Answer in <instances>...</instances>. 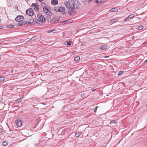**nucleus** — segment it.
<instances>
[{"instance_id":"nucleus-13","label":"nucleus","mask_w":147,"mask_h":147,"mask_svg":"<svg viewBox=\"0 0 147 147\" xmlns=\"http://www.w3.org/2000/svg\"><path fill=\"white\" fill-rule=\"evenodd\" d=\"M107 46L106 45H104L101 46L100 47V49L103 50L107 48Z\"/></svg>"},{"instance_id":"nucleus-37","label":"nucleus","mask_w":147,"mask_h":147,"mask_svg":"<svg viewBox=\"0 0 147 147\" xmlns=\"http://www.w3.org/2000/svg\"><path fill=\"white\" fill-rule=\"evenodd\" d=\"M130 17H133V18L134 17V16H132V15H131V16H130Z\"/></svg>"},{"instance_id":"nucleus-29","label":"nucleus","mask_w":147,"mask_h":147,"mask_svg":"<svg viewBox=\"0 0 147 147\" xmlns=\"http://www.w3.org/2000/svg\"><path fill=\"white\" fill-rule=\"evenodd\" d=\"M54 31V30H49V31H48L47 32L48 33H50L51 32H53V31Z\"/></svg>"},{"instance_id":"nucleus-21","label":"nucleus","mask_w":147,"mask_h":147,"mask_svg":"<svg viewBox=\"0 0 147 147\" xmlns=\"http://www.w3.org/2000/svg\"><path fill=\"white\" fill-rule=\"evenodd\" d=\"M7 141H5L3 142V144L4 146H6L7 145Z\"/></svg>"},{"instance_id":"nucleus-23","label":"nucleus","mask_w":147,"mask_h":147,"mask_svg":"<svg viewBox=\"0 0 147 147\" xmlns=\"http://www.w3.org/2000/svg\"><path fill=\"white\" fill-rule=\"evenodd\" d=\"M123 72V71H121L119 72L118 73V75L119 76H120L121 75Z\"/></svg>"},{"instance_id":"nucleus-6","label":"nucleus","mask_w":147,"mask_h":147,"mask_svg":"<svg viewBox=\"0 0 147 147\" xmlns=\"http://www.w3.org/2000/svg\"><path fill=\"white\" fill-rule=\"evenodd\" d=\"M32 7L35 11H38L39 9L38 6L36 3H32Z\"/></svg>"},{"instance_id":"nucleus-12","label":"nucleus","mask_w":147,"mask_h":147,"mask_svg":"<svg viewBox=\"0 0 147 147\" xmlns=\"http://www.w3.org/2000/svg\"><path fill=\"white\" fill-rule=\"evenodd\" d=\"M117 121L113 120L111 121L110 122L109 124L110 125H113V124H116L117 123Z\"/></svg>"},{"instance_id":"nucleus-19","label":"nucleus","mask_w":147,"mask_h":147,"mask_svg":"<svg viewBox=\"0 0 147 147\" xmlns=\"http://www.w3.org/2000/svg\"><path fill=\"white\" fill-rule=\"evenodd\" d=\"M81 135L80 133H76L75 134V136L76 137H78L80 136Z\"/></svg>"},{"instance_id":"nucleus-14","label":"nucleus","mask_w":147,"mask_h":147,"mask_svg":"<svg viewBox=\"0 0 147 147\" xmlns=\"http://www.w3.org/2000/svg\"><path fill=\"white\" fill-rule=\"evenodd\" d=\"M118 10L115 7L111 9L110 11L111 12H116Z\"/></svg>"},{"instance_id":"nucleus-33","label":"nucleus","mask_w":147,"mask_h":147,"mask_svg":"<svg viewBox=\"0 0 147 147\" xmlns=\"http://www.w3.org/2000/svg\"><path fill=\"white\" fill-rule=\"evenodd\" d=\"M3 28L2 26H0V29H2Z\"/></svg>"},{"instance_id":"nucleus-17","label":"nucleus","mask_w":147,"mask_h":147,"mask_svg":"<svg viewBox=\"0 0 147 147\" xmlns=\"http://www.w3.org/2000/svg\"><path fill=\"white\" fill-rule=\"evenodd\" d=\"M80 58L79 57L77 56L75 58L74 60L76 61H78L80 60Z\"/></svg>"},{"instance_id":"nucleus-2","label":"nucleus","mask_w":147,"mask_h":147,"mask_svg":"<svg viewBox=\"0 0 147 147\" xmlns=\"http://www.w3.org/2000/svg\"><path fill=\"white\" fill-rule=\"evenodd\" d=\"M54 9L56 11L61 13L65 11V8L61 6L56 7H54Z\"/></svg>"},{"instance_id":"nucleus-25","label":"nucleus","mask_w":147,"mask_h":147,"mask_svg":"<svg viewBox=\"0 0 147 147\" xmlns=\"http://www.w3.org/2000/svg\"><path fill=\"white\" fill-rule=\"evenodd\" d=\"M66 44L67 45H68V46H69L71 45V43L70 41H67L66 42Z\"/></svg>"},{"instance_id":"nucleus-1","label":"nucleus","mask_w":147,"mask_h":147,"mask_svg":"<svg viewBox=\"0 0 147 147\" xmlns=\"http://www.w3.org/2000/svg\"><path fill=\"white\" fill-rule=\"evenodd\" d=\"M78 3L77 0H72L71 1H67L64 2V4L66 7L70 10H74L76 8H77V3Z\"/></svg>"},{"instance_id":"nucleus-41","label":"nucleus","mask_w":147,"mask_h":147,"mask_svg":"<svg viewBox=\"0 0 147 147\" xmlns=\"http://www.w3.org/2000/svg\"><path fill=\"white\" fill-rule=\"evenodd\" d=\"M146 107H147V105H146Z\"/></svg>"},{"instance_id":"nucleus-39","label":"nucleus","mask_w":147,"mask_h":147,"mask_svg":"<svg viewBox=\"0 0 147 147\" xmlns=\"http://www.w3.org/2000/svg\"><path fill=\"white\" fill-rule=\"evenodd\" d=\"M109 57V56H106V57H105L106 58V57Z\"/></svg>"},{"instance_id":"nucleus-27","label":"nucleus","mask_w":147,"mask_h":147,"mask_svg":"<svg viewBox=\"0 0 147 147\" xmlns=\"http://www.w3.org/2000/svg\"><path fill=\"white\" fill-rule=\"evenodd\" d=\"M4 80V78L3 77H0V81H3Z\"/></svg>"},{"instance_id":"nucleus-3","label":"nucleus","mask_w":147,"mask_h":147,"mask_svg":"<svg viewBox=\"0 0 147 147\" xmlns=\"http://www.w3.org/2000/svg\"><path fill=\"white\" fill-rule=\"evenodd\" d=\"M43 10L44 12L47 16H51L52 15V13L45 6L43 7Z\"/></svg>"},{"instance_id":"nucleus-36","label":"nucleus","mask_w":147,"mask_h":147,"mask_svg":"<svg viewBox=\"0 0 147 147\" xmlns=\"http://www.w3.org/2000/svg\"><path fill=\"white\" fill-rule=\"evenodd\" d=\"M68 21V20H66L65 21H64L63 22H67V21Z\"/></svg>"},{"instance_id":"nucleus-11","label":"nucleus","mask_w":147,"mask_h":147,"mask_svg":"<svg viewBox=\"0 0 147 147\" xmlns=\"http://www.w3.org/2000/svg\"><path fill=\"white\" fill-rule=\"evenodd\" d=\"M58 3L57 0H53L51 1V3L53 5H56Z\"/></svg>"},{"instance_id":"nucleus-20","label":"nucleus","mask_w":147,"mask_h":147,"mask_svg":"<svg viewBox=\"0 0 147 147\" xmlns=\"http://www.w3.org/2000/svg\"><path fill=\"white\" fill-rule=\"evenodd\" d=\"M131 15H130L128 16L127 18H126V19H127L128 20H130L132 18H133V17H130V16H131Z\"/></svg>"},{"instance_id":"nucleus-9","label":"nucleus","mask_w":147,"mask_h":147,"mask_svg":"<svg viewBox=\"0 0 147 147\" xmlns=\"http://www.w3.org/2000/svg\"><path fill=\"white\" fill-rule=\"evenodd\" d=\"M34 23V21L33 19H30L29 20V21L27 22L28 25L30 24V25L33 24Z\"/></svg>"},{"instance_id":"nucleus-15","label":"nucleus","mask_w":147,"mask_h":147,"mask_svg":"<svg viewBox=\"0 0 147 147\" xmlns=\"http://www.w3.org/2000/svg\"><path fill=\"white\" fill-rule=\"evenodd\" d=\"M117 19L115 18H114V19H112L111 21H110V22L111 23H113L115 22H116L117 21Z\"/></svg>"},{"instance_id":"nucleus-8","label":"nucleus","mask_w":147,"mask_h":147,"mask_svg":"<svg viewBox=\"0 0 147 147\" xmlns=\"http://www.w3.org/2000/svg\"><path fill=\"white\" fill-rule=\"evenodd\" d=\"M16 123L17 125L19 127L21 126L22 125V122L21 120L19 119H17L16 120Z\"/></svg>"},{"instance_id":"nucleus-26","label":"nucleus","mask_w":147,"mask_h":147,"mask_svg":"<svg viewBox=\"0 0 147 147\" xmlns=\"http://www.w3.org/2000/svg\"><path fill=\"white\" fill-rule=\"evenodd\" d=\"M22 99H21V98H19L18 99L16 100V102H20L22 101Z\"/></svg>"},{"instance_id":"nucleus-4","label":"nucleus","mask_w":147,"mask_h":147,"mask_svg":"<svg viewBox=\"0 0 147 147\" xmlns=\"http://www.w3.org/2000/svg\"><path fill=\"white\" fill-rule=\"evenodd\" d=\"M26 13L30 16H33L34 13L33 9L31 8H29L26 10Z\"/></svg>"},{"instance_id":"nucleus-32","label":"nucleus","mask_w":147,"mask_h":147,"mask_svg":"<svg viewBox=\"0 0 147 147\" xmlns=\"http://www.w3.org/2000/svg\"><path fill=\"white\" fill-rule=\"evenodd\" d=\"M40 20H38L37 22H36L38 23H39V22H40Z\"/></svg>"},{"instance_id":"nucleus-34","label":"nucleus","mask_w":147,"mask_h":147,"mask_svg":"<svg viewBox=\"0 0 147 147\" xmlns=\"http://www.w3.org/2000/svg\"><path fill=\"white\" fill-rule=\"evenodd\" d=\"M2 132V129L0 128V133H1Z\"/></svg>"},{"instance_id":"nucleus-38","label":"nucleus","mask_w":147,"mask_h":147,"mask_svg":"<svg viewBox=\"0 0 147 147\" xmlns=\"http://www.w3.org/2000/svg\"><path fill=\"white\" fill-rule=\"evenodd\" d=\"M127 20V19H126V18H125V19L124 20V21H126V20Z\"/></svg>"},{"instance_id":"nucleus-10","label":"nucleus","mask_w":147,"mask_h":147,"mask_svg":"<svg viewBox=\"0 0 147 147\" xmlns=\"http://www.w3.org/2000/svg\"><path fill=\"white\" fill-rule=\"evenodd\" d=\"M18 23L17 24V25L19 26H22L24 25H25L27 24V22L26 21H24L23 22H18Z\"/></svg>"},{"instance_id":"nucleus-35","label":"nucleus","mask_w":147,"mask_h":147,"mask_svg":"<svg viewBox=\"0 0 147 147\" xmlns=\"http://www.w3.org/2000/svg\"><path fill=\"white\" fill-rule=\"evenodd\" d=\"M38 1H43V0H38Z\"/></svg>"},{"instance_id":"nucleus-40","label":"nucleus","mask_w":147,"mask_h":147,"mask_svg":"<svg viewBox=\"0 0 147 147\" xmlns=\"http://www.w3.org/2000/svg\"><path fill=\"white\" fill-rule=\"evenodd\" d=\"M1 20L0 19V23H1Z\"/></svg>"},{"instance_id":"nucleus-30","label":"nucleus","mask_w":147,"mask_h":147,"mask_svg":"<svg viewBox=\"0 0 147 147\" xmlns=\"http://www.w3.org/2000/svg\"><path fill=\"white\" fill-rule=\"evenodd\" d=\"M84 94H81V96L82 97H84Z\"/></svg>"},{"instance_id":"nucleus-5","label":"nucleus","mask_w":147,"mask_h":147,"mask_svg":"<svg viewBox=\"0 0 147 147\" xmlns=\"http://www.w3.org/2000/svg\"><path fill=\"white\" fill-rule=\"evenodd\" d=\"M24 19L23 16L21 15L17 16L15 19V20L18 22H21L23 21Z\"/></svg>"},{"instance_id":"nucleus-22","label":"nucleus","mask_w":147,"mask_h":147,"mask_svg":"<svg viewBox=\"0 0 147 147\" xmlns=\"http://www.w3.org/2000/svg\"><path fill=\"white\" fill-rule=\"evenodd\" d=\"M54 21V22H58L59 21L58 19H57L56 18H54L52 19V21Z\"/></svg>"},{"instance_id":"nucleus-28","label":"nucleus","mask_w":147,"mask_h":147,"mask_svg":"<svg viewBox=\"0 0 147 147\" xmlns=\"http://www.w3.org/2000/svg\"><path fill=\"white\" fill-rule=\"evenodd\" d=\"M98 108V107L97 106H96L95 108V109H94V111L95 113L96 112V110H97V108Z\"/></svg>"},{"instance_id":"nucleus-31","label":"nucleus","mask_w":147,"mask_h":147,"mask_svg":"<svg viewBox=\"0 0 147 147\" xmlns=\"http://www.w3.org/2000/svg\"><path fill=\"white\" fill-rule=\"evenodd\" d=\"M146 63H147V60H145L144 62V64H146Z\"/></svg>"},{"instance_id":"nucleus-7","label":"nucleus","mask_w":147,"mask_h":147,"mask_svg":"<svg viewBox=\"0 0 147 147\" xmlns=\"http://www.w3.org/2000/svg\"><path fill=\"white\" fill-rule=\"evenodd\" d=\"M37 17L42 22H45V19L44 16L41 14H37Z\"/></svg>"},{"instance_id":"nucleus-16","label":"nucleus","mask_w":147,"mask_h":147,"mask_svg":"<svg viewBox=\"0 0 147 147\" xmlns=\"http://www.w3.org/2000/svg\"><path fill=\"white\" fill-rule=\"evenodd\" d=\"M104 0H97L95 1L96 3H100L104 1Z\"/></svg>"},{"instance_id":"nucleus-24","label":"nucleus","mask_w":147,"mask_h":147,"mask_svg":"<svg viewBox=\"0 0 147 147\" xmlns=\"http://www.w3.org/2000/svg\"><path fill=\"white\" fill-rule=\"evenodd\" d=\"M143 26H139L138 27V29L139 30H140L143 29Z\"/></svg>"},{"instance_id":"nucleus-18","label":"nucleus","mask_w":147,"mask_h":147,"mask_svg":"<svg viewBox=\"0 0 147 147\" xmlns=\"http://www.w3.org/2000/svg\"><path fill=\"white\" fill-rule=\"evenodd\" d=\"M14 25H11V24H9V25H7V28H11L14 27Z\"/></svg>"}]
</instances>
